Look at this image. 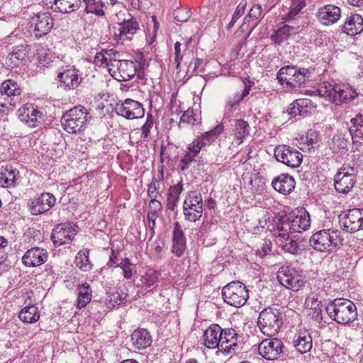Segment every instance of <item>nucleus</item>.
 <instances>
[{
	"label": "nucleus",
	"mask_w": 363,
	"mask_h": 363,
	"mask_svg": "<svg viewBox=\"0 0 363 363\" xmlns=\"http://www.w3.org/2000/svg\"><path fill=\"white\" fill-rule=\"evenodd\" d=\"M316 91L318 95L328 98L335 105L349 104L358 96V93L351 86L346 84H331L324 82L319 85Z\"/></svg>",
	"instance_id": "obj_1"
},
{
	"label": "nucleus",
	"mask_w": 363,
	"mask_h": 363,
	"mask_svg": "<svg viewBox=\"0 0 363 363\" xmlns=\"http://www.w3.org/2000/svg\"><path fill=\"white\" fill-rule=\"evenodd\" d=\"M311 74L308 69L286 65L278 71L277 79L286 90L294 91L305 86L306 82L310 80Z\"/></svg>",
	"instance_id": "obj_2"
},
{
	"label": "nucleus",
	"mask_w": 363,
	"mask_h": 363,
	"mask_svg": "<svg viewBox=\"0 0 363 363\" xmlns=\"http://www.w3.org/2000/svg\"><path fill=\"white\" fill-rule=\"evenodd\" d=\"M328 316L339 324L352 323L357 317V307L348 299L335 298L326 306Z\"/></svg>",
	"instance_id": "obj_3"
},
{
	"label": "nucleus",
	"mask_w": 363,
	"mask_h": 363,
	"mask_svg": "<svg viewBox=\"0 0 363 363\" xmlns=\"http://www.w3.org/2000/svg\"><path fill=\"white\" fill-rule=\"evenodd\" d=\"M342 233L337 229L324 228L314 233L309 239L310 245L320 252H332L342 244Z\"/></svg>",
	"instance_id": "obj_4"
},
{
	"label": "nucleus",
	"mask_w": 363,
	"mask_h": 363,
	"mask_svg": "<svg viewBox=\"0 0 363 363\" xmlns=\"http://www.w3.org/2000/svg\"><path fill=\"white\" fill-rule=\"evenodd\" d=\"M283 324L282 315L279 309L267 307L259 314L257 326L266 336L272 337L277 335Z\"/></svg>",
	"instance_id": "obj_5"
},
{
	"label": "nucleus",
	"mask_w": 363,
	"mask_h": 363,
	"mask_svg": "<svg viewBox=\"0 0 363 363\" xmlns=\"http://www.w3.org/2000/svg\"><path fill=\"white\" fill-rule=\"evenodd\" d=\"M89 112L83 106H75L65 113L61 118L64 130L70 134L82 131L88 122Z\"/></svg>",
	"instance_id": "obj_6"
},
{
	"label": "nucleus",
	"mask_w": 363,
	"mask_h": 363,
	"mask_svg": "<svg viewBox=\"0 0 363 363\" xmlns=\"http://www.w3.org/2000/svg\"><path fill=\"white\" fill-rule=\"evenodd\" d=\"M223 301L230 306L240 308L245 304L249 294L246 286L240 281H232L222 289Z\"/></svg>",
	"instance_id": "obj_7"
},
{
	"label": "nucleus",
	"mask_w": 363,
	"mask_h": 363,
	"mask_svg": "<svg viewBox=\"0 0 363 363\" xmlns=\"http://www.w3.org/2000/svg\"><path fill=\"white\" fill-rule=\"evenodd\" d=\"M277 279L283 286L293 291H299L306 284L301 271H298L290 265H283L279 269Z\"/></svg>",
	"instance_id": "obj_8"
},
{
	"label": "nucleus",
	"mask_w": 363,
	"mask_h": 363,
	"mask_svg": "<svg viewBox=\"0 0 363 363\" xmlns=\"http://www.w3.org/2000/svg\"><path fill=\"white\" fill-rule=\"evenodd\" d=\"M184 218L189 222H196L202 216L203 199L201 193L191 191L186 195L183 203Z\"/></svg>",
	"instance_id": "obj_9"
},
{
	"label": "nucleus",
	"mask_w": 363,
	"mask_h": 363,
	"mask_svg": "<svg viewBox=\"0 0 363 363\" xmlns=\"http://www.w3.org/2000/svg\"><path fill=\"white\" fill-rule=\"evenodd\" d=\"M274 154L278 162L291 168L299 167L303 160V155L299 151L285 145L277 146Z\"/></svg>",
	"instance_id": "obj_10"
},
{
	"label": "nucleus",
	"mask_w": 363,
	"mask_h": 363,
	"mask_svg": "<svg viewBox=\"0 0 363 363\" xmlns=\"http://www.w3.org/2000/svg\"><path fill=\"white\" fill-rule=\"evenodd\" d=\"M77 224L72 222L57 225L51 234L54 245L56 247L71 242L77 233Z\"/></svg>",
	"instance_id": "obj_11"
},
{
	"label": "nucleus",
	"mask_w": 363,
	"mask_h": 363,
	"mask_svg": "<svg viewBox=\"0 0 363 363\" xmlns=\"http://www.w3.org/2000/svg\"><path fill=\"white\" fill-rule=\"evenodd\" d=\"M18 116L21 121L29 127L36 128L45 121V116L33 104H26L18 110Z\"/></svg>",
	"instance_id": "obj_12"
},
{
	"label": "nucleus",
	"mask_w": 363,
	"mask_h": 363,
	"mask_svg": "<svg viewBox=\"0 0 363 363\" xmlns=\"http://www.w3.org/2000/svg\"><path fill=\"white\" fill-rule=\"evenodd\" d=\"M285 346L283 342L276 337L263 340L258 347L259 354L267 360H275L284 352Z\"/></svg>",
	"instance_id": "obj_13"
},
{
	"label": "nucleus",
	"mask_w": 363,
	"mask_h": 363,
	"mask_svg": "<svg viewBox=\"0 0 363 363\" xmlns=\"http://www.w3.org/2000/svg\"><path fill=\"white\" fill-rule=\"evenodd\" d=\"M356 182V174L352 167H343L335 174L334 186L338 193H349Z\"/></svg>",
	"instance_id": "obj_14"
},
{
	"label": "nucleus",
	"mask_w": 363,
	"mask_h": 363,
	"mask_svg": "<svg viewBox=\"0 0 363 363\" xmlns=\"http://www.w3.org/2000/svg\"><path fill=\"white\" fill-rule=\"evenodd\" d=\"M343 230L353 233L363 229V208H354L347 211L340 220Z\"/></svg>",
	"instance_id": "obj_15"
},
{
	"label": "nucleus",
	"mask_w": 363,
	"mask_h": 363,
	"mask_svg": "<svg viewBox=\"0 0 363 363\" xmlns=\"http://www.w3.org/2000/svg\"><path fill=\"white\" fill-rule=\"evenodd\" d=\"M56 203V198L52 194L43 193L28 202V210L32 215L37 216L48 212Z\"/></svg>",
	"instance_id": "obj_16"
},
{
	"label": "nucleus",
	"mask_w": 363,
	"mask_h": 363,
	"mask_svg": "<svg viewBox=\"0 0 363 363\" xmlns=\"http://www.w3.org/2000/svg\"><path fill=\"white\" fill-rule=\"evenodd\" d=\"M118 115L127 119H135L143 117L145 110L143 105L137 101L127 99L121 104H117L115 108Z\"/></svg>",
	"instance_id": "obj_17"
},
{
	"label": "nucleus",
	"mask_w": 363,
	"mask_h": 363,
	"mask_svg": "<svg viewBox=\"0 0 363 363\" xmlns=\"http://www.w3.org/2000/svg\"><path fill=\"white\" fill-rule=\"evenodd\" d=\"M31 25L34 26L33 34L40 38L50 32L53 27V20L48 12H39L31 18Z\"/></svg>",
	"instance_id": "obj_18"
},
{
	"label": "nucleus",
	"mask_w": 363,
	"mask_h": 363,
	"mask_svg": "<svg viewBox=\"0 0 363 363\" xmlns=\"http://www.w3.org/2000/svg\"><path fill=\"white\" fill-rule=\"evenodd\" d=\"M59 86L65 90H73L79 86L82 81L79 70L74 67L67 68L57 74Z\"/></svg>",
	"instance_id": "obj_19"
},
{
	"label": "nucleus",
	"mask_w": 363,
	"mask_h": 363,
	"mask_svg": "<svg viewBox=\"0 0 363 363\" xmlns=\"http://www.w3.org/2000/svg\"><path fill=\"white\" fill-rule=\"evenodd\" d=\"M220 347L218 350L225 354L237 351L239 345L237 342L238 335L233 328H222V334L220 333Z\"/></svg>",
	"instance_id": "obj_20"
},
{
	"label": "nucleus",
	"mask_w": 363,
	"mask_h": 363,
	"mask_svg": "<svg viewBox=\"0 0 363 363\" xmlns=\"http://www.w3.org/2000/svg\"><path fill=\"white\" fill-rule=\"evenodd\" d=\"M48 258L45 249L32 247L27 250L22 257L23 264L28 267H35L44 264Z\"/></svg>",
	"instance_id": "obj_21"
},
{
	"label": "nucleus",
	"mask_w": 363,
	"mask_h": 363,
	"mask_svg": "<svg viewBox=\"0 0 363 363\" xmlns=\"http://www.w3.org/2000/svg\"><path fill=\"white\" fill-rule=\"evenodd\" d=\"M139 30V23L136 18L131 17L124 19L113 26V33L117 40H125L129 35H134Z\"/></svg>",
	"instance_id": "obj_22"
},
{
	"label": "nucleus",
	"mask_w": 363,
	"mask_h": 363,
	"mask_svg": "<svg viewBox=\"0 0 363 363\" xmlns=\"http://www.w3.org/2000/svg\"><path fill=\"white\" fill-rule=\"evenodd\" d=\"M30 50V47L28 44H20L13 47L12 50L7 56L8 66L11 68L23 66Z\"/></svg>",
	"instance_id": "obj_23"
},
{
	"label": "nucleus",
	"mask_w": 363,
	"mask_h": 363,
	"mask_svg": "<svg viewBox=\"0 0 363 363\" xmlns=\"http://www.w3.org/2000/svg\"><path fill=\"white\" fill-rule=\"evenodd\" d=\"M341 16V9L336 6L328 4L318 9L316 17L319 23L324 26L335 23Z\"/></svg>",
	"instance_id": "obj_24"
},
{
	"label": "nucleus",
	"mask_w": 363,
	"mask_h": 363,
	"mask_svg": "<svg viewBox=\"0 0 363 363\" xmlns=\"http://www.w3.org/2000/svg\"><path fill=\"white\" fill-rule=\"evenodd\" d=\"M224 125L223 123L218 124L212 130L205 133V135L203 138H198L193 141L191 144L189 145L188 149L189 151L194 153L196 155L200 150L206 145L205 140L208 142H211L217 138L223 131Z\"/></svg>",
	"instance_id": "obj_25"
},
{
	"label": "nucleus",
	"mask_w": 363,
	"mask_h": 363,
	"mask_svg": "<svg viewBox=\"0 0 363 363\" xmlns=\"http://www.w3.org/2000/svg\"><path fill=\"white\" fill-rule=\"evenodd\" d=\"M349 126L350 134L352 137L353 145L360 147L363 145V113L358 112L350 121Z\"/></svg>",
	"instance_id": "obj_26"
},
{
	"label": "nucleus",
	"mask_w": 363,
	"mask_h": 363,
	"mask_svg": "<svg viewBox=\"0 0 363 363\" xmlns=\"http://www.w3.org/2000/svg\"><path fill=\"white\" fill-rule=\"evenodd\" d=\"M21 92V86L16 81L12 79L4 81L0 86V94H2L4 100L12 106H16V101L15 97L19 96Z\"/></svg>",
	"instance_id": "obj_27"
},
{
	"label": "nucleus",
	"mask_w": 363,
	"mask_h": 363,
	"mask_svg": "<svg viewBox=\"0 0 363 363\" xmlns=\"http://www.w3.org/2000/svg\"><path fill=\"white\" fill-rule=\"evenodd\" d=\"M286 216L294 233H301L307 230L311 226L310 215L305 210L298 211L297 213H293Z\"/></svg>",
	"instance_id": "obj_28"
},
{
	"label": "nucleus",
	"mask_w": 363,
	"mask_h": 363,
	"mask_svg": "<svg viewBox=\"0 0 363 363\" xmlns=\"http://www.w3.org/2000/svg\"><path fill=\"white\" fill-rule=\"evenodd\" d=\"M293 345L296 350L301 354L310 352L313 347V340L309 330H298L294 335Z\"/></svg>",
	"instance_id": "obj_29"
},
{
	"label": "nucleus",
	"mask_w": 363,
	"mask_h": 363,
	"mask_svg": "<svg viewBox=\"0 0 363 363\" xmlns=\"http://www.w3.org/2000/svg\"><path fill=\"white\" fill-rule=\"evenodd\" d=\"M111 66L116 67L118 73L119 74L118 81L125 82L133 78L136 74V66L134 62L131 60H114L111 64Z\"/></svg>",
	"instance_id": "obj_30"
},
{
	"label": "nucleus",
	"mask_w": 363,
	"mask_h": 363,
	"mask_svg": "<svg viewBox=\"0 0 363 363\" xmlns=\"http://www.w3.org/2000/svg\"><path fill=\"white\" fill-rule=\"evenodd\" d=\"M295 185V179L289 174H281L272 181L274 189L284 195L291 194L294 191Z\"/></svg>",
	"instance_id": "obj_31"
},
{
	"label": "nucleus",
	"mask_w": 363,
	"mask_h": 363,
	"mask_svg": "<svg viewBox=\"0 0 363 363\" xmlns=\"http://www.w3.org/2000/svg\"><path fill=\"white\" fill-rule=\"evenodd\" d=\"M186 248V241L184 233L179 222L174 223L172 238V252L177 257L183 256Z\"/></svg>",
	"instance_id": "obj_32"
},
{
	"label": "nucleus",
	"mask_w": 363,
	"mask_h": 363,
	"mask_svg": "<svg viewBox=\"0 0 363 363\" xmlns=\"http://www.w3.org/2000/svg\"><path fill=\"white\" fill-rule=\"evenodd\" d=\"M341 30L350 36L361 33L363 31V18L357 13L352 14L342 25Z\"/></svg>",
	"instance_id": "obj_33"
},
{
	"label": "nucleus",
	"mask_w": 363,
	"mask_h": 363,
	"mask_svg": "<svg viewBox=\"0 0 363 363\" xmlns=\"http://www.w3.org/2000/svg\"><path fill=\"white\" fill-rule=\"evenodd\" d=\"M220 333L222 334V328L219 325H211L203 335L204 345L208 349H218L220 347Z\"/></svg>",
	"instance_id": "obj_34"
},
{
	"label": "nucleus",
	"mask_w": 363,
	"mask_h": 363,
	"mask_svg": "<svg viewBox=\"0 0 363 363\" xmlns=\"http://www.w3.org/2000/svg\"><path fill=\"white\" fill-rule=\"evenodd\" d=\"M299 30L300 26L284 24L272 34L271 39L275 44L281 45L292 35L298 33Z\"/></svg>",
	"instance_id": "obj_35"
},
{
	"label": "nucleus",
	"mask_w": 363,
	"mask_h": 363,
	"mask_svg": "<svg viewBox=\"0 0 363 363\" xmlns=\"http://www.w3.org/2000/svg\"><path fill=\"white\" fill-rule=\"evenodd\" d=\"M307 308L311 310V315L313 320L320 323L323 320V309L321 301L318 300L317 294H311L305 301Z\"/></svg>",
	"instance_id": "obj_36"
},
{
	"label": "nucleus",
	"mask_w": 363,
	"mask_h": 363,
	"mask_svg": "<svg viewBox=\"0 0 363 363\" xmlns=\"http://www.w3.org/2000/svg\"><path fill=\"white\" fill-rule=\"evenodd\" d=\"M131 341L135 349L142 350L151 345L152 337L147 330L137 329L131 335Z\"/></svg>",
	"instance_id": "obj_37"
},
{
	"label": "nucleus",
	"mask_w": 363,
	"mask_h": 363,
	"mask_svg": "<svg viewBox=\"0 0 363 363\" xmlns=\"http://www.w3.org/2000/svg\"><path fill=\"white\" fill-rule=\"evenodd\" d=\"M233 132L235 143L240 145L242 143L244 140L249 135L250 126L246 121L243 119H236L235 120Z\"/></svg>",
	"instance_id": "obj_38"
},
{
	"label": "nucleus",
	"mask_w": 363,
	"mask_h": 363,
	"mask_svg": "<svg viewBox=\"0 0 363 363\" xmlns=\"http://www.w3.org/2000/svg\"><path fill=\"white\" fill-rule=\"evenodd\" d=\"M147 28L145 31V37L147 40V49L155 52L157 49L155 48V45L154 43L156 41L157 36V18L155 15H152L151 16V23L147 21Z\"/></svg>",
	"instance_id": "obj_39"
},
{
	"label": "nucleus",
	"mask_w": 363,
	"mask_h": 363,
	"mask_svg": "<svg viewBox=\"0 0 363 363\" xmlns=\"http://www.w3.org/2000/svg\"><path fill=\"white\" fill-rule=\"evenodd\" d=\"M77 299L76 306L79 309H82L86 306L91 301L92 297V291L88 283H84L77 286Z\"/></svg>",
	"instance_id": "obj_40"
},
{
	"label": "nucleus",
	"mask_w": 363,
	"mask_h": 363,
	"mask_svg": "<svg viewBox=\"0 0 363 363\" xmlns=\"http://www.w3.org/2000/svg\"><path fill=\"white\" fill-rule=\"evenodd\" d=\"M293 233L294 231H292V228L286 216L279 219L276 224V228L274 230L277 242L287 238Z\"/></svg>",
	"instance_id": "obj_41"
},
{
	"label": "nucleus",
	"mask_w": 363,
	"mask_h": 363,
	"mask_svg": "<svg viewBox=\"0 0 363 363\" xmlns=\"http://www.w3.org/2000/svg\"><path fill=\"white\" fill-rule=\"evenodd\" d=\"M251 86L245 84L244 89L240 91L234 93L230 96L226 102L225 109L229 112L235 110L240 102L250 94Z\"/></svg>",
	"instance_id": "obj_42"
},
{
	"label": "nucleus",
	"mask_w": 363,
	"mask_h": 363,
	"mask_svg": "<svg viewBox=\"0 0 363 363\" xmlns=\"http://www.w3.org/2000/svg\"><path fill=\"white\" fill-rule=\"evenodd\" d=\"M262 8L260 4H255L251 7L247 15L244 18V24H252L250 30H252L263 18Z\"/></svg>",
	"instance_id": "obj_43"
},
{
	"label": "nucleus",
	"mask_w": 363,
	"mask_h": 363,
	"mask_svg": "<svg viewBox=\"0 0 363 363\" xmlns=\"http://www.w3.org/2000/svg\"><path fill=\"white\" fill-rule=\"evenodd\" d=\"M18 318L26 323H35L39 320L40 313L34 305L24 307L18 313Z\"/></svg>",
	"instance_id": "obj_44"
},
{
	"label": "nucleus",
	"mask_w": 363,
	"mask_h": 363,
	"mask_svg": "<svg viewBox=\"0 0 363 363\" xmlns=\"http://www.w3.org/2000/svg\"><path fill=\"white\" fill-rule=\"evenodd\" d=\"M74 263L82 272H89L93 268V264L89 259V250H81L76 255Z\"/></svg>",
	"instance_id": "obj_45"
},
{
	"label": "nucleus",
	"mask_w": 363,
	"mask_h": 363,
	"mask_svg": "<svg viewBox=\"0 0 363 363\" xmlns=\"http://www.w3.org/2000/svg\"><path fill=\"white\" fill-rule=\"evenodd\" d=\"M277 243L279 247L285 252H288L292 255H298L302 251L298 242L291 236L288 237L287 238L281 240L280 241H277Z\"/></svg>",
	"instance_id": "obj_46"
},
{
	"label": "nucleus",
	"mask_w": 363,
	"mask_h": 363,
	"mask_svg": "<svg viewBox=\"0 0 363 363\" xmlns=\"http://www.w3.org/2000/svg\"><path fill=\"white\" fill-rule=\"evenodd\" d=\"M182 190V186L179 184L170 186L167 194L166 204L167 210H169L171 211H174L175 208L177 207V203L179 200V196L181 194Z\"/></svg>",
	"instance_id": "obj_47"
},
{
	"label": "nucleus",
	"mask_w": 363,
	"mask_h": 363,
	"mask_svg": "<svg viewBox=\"0 0 363 363\" xmlns=\"http://www.w3.org/2000/svg\"><path fill=\"white\" fill-rule=\"evenodd\" d=\"M330 149L333 153L344 154L347 150V140L340 134H335L329 142Z\"/></svg>",
	"instance_id": "obj_48"
},
{
	"label": "nucleus",
	"mask_w": 363,
	"mask_h": 363,
	"mask_svg": "<svg viewBox=\"0 0 363 363\" xmlns=\"http://www.w3.org/2000/svg\"><path fill=\"white\" fill-rule=\"evenodd\" d=\"M81 4V0H59L57 8L61 13H70L78 10Z\"/></svg>",
	"instance_id": "obj_49"
},
{
	"label": "nucleus",
	"mask_w": 363,
	"mask_h": 363,
	"mask_svg": "<svg viewBox=\"0 0 363 363\" xmlns=\"http://www.w3.org/2000/svg\"><path fill=\"white\" fill-rule=\"evenodd\" d=\"M306 3L303 0H291L290 9L284 18L286 22H290L295 19V17L306 7Z\"/></svg>",
	"instance_id": "obj_50"
},
{
	"label": "nucleus",
	"mask_w": 363,
	"mask_h": 363,
	"mask_svg": "<svg viewBox=\"0 0 363 363\" xmlns=\"http://www.w3.org/2000/svg\"><path fill=\"white\" fill-rule=\"evenodd\" d=\"M86 5L85 12L86 13H94L98 16H103L104 11L103 10L104 4L97 0H84Z\"/></svg>",
	"instance_id": "obj_51"
},
{
	"label": "nucleus",
	"mask_w": 363,
	"mask_h": 363,
	"mask_svg": "<svg viewBox=\"0 0 363 363\" xmlns=\"http://www.w3.org/2000/svg\"><path fill=\"white\" fill-rule=\"evenodd\" d=\"M18 171L16 169H13L11 166H6L4 171L0 174V181L3 182L8 186L14 185L16 176H18Z\"/></svg>",
	"instance_id": "obj_52"
},
{
	"label": "nucleus",
	"mask_w": 363,
	"mask_h": 363,
	"mask_svg": "<svg viewBox=\"0 0 363 363\" xmlns=\"http://www.w3.org/2000/svg\"><path fill=\"white\" fill-rule=\"evenodd\" d=\"M247 2V0H241L234 11L232 18L227 26V29H231L236 21L244 14Z\"/></svg>",
	"instance_id": "obj_53"
},
{
	"label": "nucleus",
	"mask_w": 363,
	"mask_h": 363,
	"mask_svg": "<svg viewBox=\"0 0 363 363\" xmlns=\"http://www.w3.org/2000/svg\"><path fill=\"white\" fill-rule=\"evenodd\" d=\"M305 102H307L305 101ZM306 104H304V99H296L289 106L287 109V113L291 118H295L298 116H300V110L299 108H303L305 106Z\"/></svg>",
	"instance_id": "obj_54"
},
{
	"label": "nucleus",
	"mask_w": 363,
	"mask_h": 363,
	"mask_svg": "<svg viewBox=\"0 0 363 363\" xmlns=\"http://www.w3.org/2000/svg\"><path fill=\"white\" fill-rule=\"evenodd\" d=\"M123 272L125 279H129L133 277V270L135 265L132 264L128 258H125L119 263V267Z\"/></svg>",
	"instance_id": "obj_55"
},
{
	"label": "nucleus",
	"mask_w": 363,
	"mask_h": 363,
	"mask_svg": "<svg viewBox=\"0 0 363 363\" xmlns=\"http://www.w3.org/2000/svg\"><path fill=\"white\" fill-rule=\"evenodd\" d=\"M180 123H188L189 125H196L200 122L198 119H196L194 116V110L191 108H189L186 111L184 112L182 116L180 118Z\"/></svg>",
	"instance_id": "obj_56"
},
{
	"label": "nucleus",
	"mask_w": 363,
	"mask_h": 363,
	"mask_svg": "<svg viewBox=\"0 0 363 363\" xmlns=\"http://www.w3.org/2000/svg\"><path fill=\"white\" fill-rule=\"evenodd\" d=\"M158 216L157 211L155 209V205H153V208H150V211L148 212L147 214V222H148V226L150 228V233L151 237L155 234L154 229L155 228L156 223L155 220Z\"/></svg>",
	"instance_id": "obj_57"
},
{
	"label": "nucleus",
	"mask_w": 363,
	"mask_h": 363,
	"mask_svg": "<svg viewBox=\"0 0 363 363\" xmlns=\"http://www.w3.org/2000/svg\"><path fill=\"white\" fill-rule=\"evenodd\" d=\"M319 142V133L315 130L310 129L306 133L305 143L308 145H311L313 147V145H318Z\"/></svg>",
	"instance_id": "obj_58"
},
{
	"label": "nucleus",
	"mask_w": 363,
	"mask_h": 363,
	"mask_svg": "<svg viewBox=\"0 0 363 363\" xmlns=\"http://www.w3.org/2000/svg\"><path fill=\"white\" fill-rule=\"evenodd\" d=\"M169 111L170 115L178 116L182 110L180 106V101H177V99L172 95L169 104Z\"/></svg>",
	"instance_id": "obj_59"
},
{
	"label": "nucleus",
	"mask_w": 363,
	"mask_h": 363,
	"mask_svg": "<svg viewBox=\"0 0 363 363\" xmlns=\"http://www.w3.org/2000/svg\"><path fill=\"white\" fill-rule=\"evenodd\" d=\"M122 298L120 293L116 291L110 294L106 299V303H110L113 307L116 305H120Z\"/></svg>",
	"instance_id": "obj_60"
},
{
	"label": "nucleus",
	"mask_w": 363,
	"mask_h": 363,
	"mask_svg": "<svg viewBox=\"0 0 363 363\" xmlns=\"http://www.w3.org/2000/svg\"><path fill=\"white\" fill-rule=\"evenodd\" d=\"M174 18L179 22H186L189 18L190 15L184 9H177L174 12Z\"/></svg>",
	"instance_id": "obj_61"
},
{
	"label": "nucleus",
	"mask_w": 363,
	"mask_h": 363,
	"mask_svg": "<svg viewBox=\"0 0 363 363\" xmlns=\"http://www.w3.org/2000/svg\"><path fill=\"white\" fill-rule=\"evenodd\" d=\"M157 188L155 186V184H153L152 185H150L148 188V195L150 198H151V200L149 203V208H152L153 205H155V203L157 202V200L156 199L157 192L156 191Z\"/></svg>",
	"instance_id": "obj_62"
},
{
	"label": "nucleus",
	"mask_w": 363,
	"mask_h": 363,
	"mask_svg": "<svg viewBox=\"0 0 363 363\" xmlns=\"http://www.w3.org/2000/svg\"><path fill=\"white\" fill-rule=\"evenodd\" d=\"M155 274V271L149 269L146 273V277H143L145 279L144 283L147 286H150L157 281V277Z\"/></svg>",
	"instance_id": "obj_63"
},
{
	"label": "nucleus",
	"mask_w": 363,
	"mask_h": 363,
	"mask_svg": "<svg viewBox=\"0 0 363 363\" xmlns=\"http://www.w3.org/2000/svg\"><path fill=\"white\" fill-rule=\"evenodd\" d=\"M272 244L269 242H264L260 248L257 249V255L260 257H263L265 255L269 254L272 251Z\"/></svg>",
	"instance_id": "obj_64"
}]
</instances>
